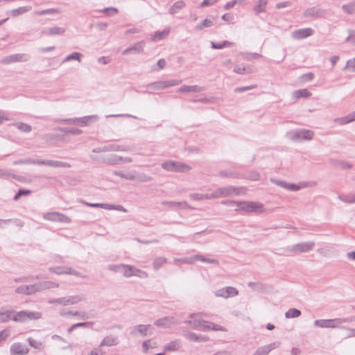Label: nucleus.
<instances>
[{
  "mask_svg": "<svg viewBox=\"0 0 355 355\" xmlns=\"http://www.w3.org/2000/svg\"><path fill=\"white\" fill-rule=\"evenodd\" d=\"M98 119V117L96 115H92V116H86L81 118H78V123H80L81 125H87L89 123V119Z\"/></svg>",
  "mask_w": 355,
  "mask_h": 355,
  "instance_id": "55",
  "label": "nucleus"
},
{
  "mask_svg": "<svg viewBox=\"0 0 355 355\" xmlns=\"http://www.w3.org/2000/svg\"><path fill=\"white\" fill-rule=\"evenodd\" d=\"M43 218L53 222L69 223L71 219L66 215L57 211L48 212L44 214Z\"/></svg>",
  "mask_w": 355,
  "mask_h": 355,
  "instance_id": "13",
  "label": "nucleus"
},
{
  "mask_svg": "<svg viewBox=\"0 0 355 355\" xmlns=\"http://www.w3.org/2000/svg\"><path fill=\"white\" fill-rule=\"evenodd\" d=\"M162 168L166 171L176 173H185L191 169L188 164L173 160L164 162L162 164Z\"/></svg>",
  "mask_w": 355,
  "mask_h": 355,
  "instance_id": "3",
  "label": "nucleus"
},
{
  "mask_svg": "<svg viewBox=\"0 0 355 355\" xmlns=\"http://www.w3.org/2000/svg\"><path fill=\"white\" fill-rule=\"evenodd\" d=\"M214 24V20L211 19H205L202 22L197 24L195 27L196 31H200L205 28H209Z\"/></svg>",
  "mask_w": 355,
  "mask_h": 355,
  "instance_id": "36",
  "label": "nucleus"
},
{
  "mask_svg": "<svg viewBox=\"0 0 355 355\" xmlns=\"http://www.w3.org/2000/svg\"><path fill=\"white\" fill-rule=\"evenodd\" d=\"M186 4L184 1L180 0L175 2L169 9V13L174 15L177 13L180 10L185 7Z\"/></svg>",
  "mask_w": 355,
  "mask_h": 355,
  "instance_id": "37",
  "label": "nucleus"
},
{
  "mask_svg": "<svg viewBox=\"0 0 355 355\" xmlns=\"http://www.w3.org/2000/svg\"><path fill=\"white\" fill-rule=\"evenodd\" d=\"M314 246L313 241L302 242L293 245L288 250L294 252H307L313 250Z\"/></svg>",
  "mask_w": 355,
  "mask_h": 355,
  "instance_id": "14",
  "label": "nucleus"
},
{
  "mask_svg": "<svg viewBox=\"0 0 355 355\" xmlns=\"http://www.w3.org/2000/svg\"><path fill=\"white\" fill-rule=\"evenodd\" d=\"M335 163L343 169H349L353 167V164L352 163L345 161L336 160L335 161Z\"/></svg>",
  "mask_w": 355,
  "mask_h": 355,
  "instance_id": "59",
  "label": "nucleus"
},
{
  "mask_svg": "<svg viewBox=\"0 0 355 355\" xmlns=\"http://www.w3.org/2000/svg\"><path fill=\"white\" fill-rule=\"evenodd\" d=\"M280 343H272L269 345L259 347L252 355H268L272 350L277 348Z\"/></svg>",
  "mask_w": 355,
  "mask_h": 355,
  "instance_id": "21",
  "label": "nucleus"
},
{
  "mask_svg": "<svg viewBox=\"0 0 355 355\" xmlns=\"http://www.w3.org/2000/svg\"><path fill=\"white\" fill-rule=\"evenodd\" d=\"M49 270L51 272L55 273L57 275H71L76 277H79L83 279L87 278V275H83L80 272L75 270L74 269L70 267H64V266H54L49 268Z\"/></svg>",
  "mask_w": 355,
  "mask_h": 355,
  "instance_id": "8",
  "label": "nucleus"
},
{
  "mask_svg": "<svg viewBox=\"0 0 355 355\" xmlns=\"http://www.w3.org/2000/svg\"><path fill=\"white\" fill-rule=\"evenodd\" d=\"M64 32L65 29L64 28L55 26L44 28L42 33L46 35H62Z\"/></svg>",
  "mask_w": 355,
  "mask_h": 355,
  "instance_id": "26",
  "label": "nucleus"
},
{
  "mask_svg": "<svg viewBox=\"0 0 355 355\" xmlns=\"http://www.w3.org/2000/svg\"><path fill=\"white\" fill-rule=\"evenodd\" d=\"M220 175L222 177H227L232 178H239L240 177V175L238 173H235L233 172H227L226 171H221L220 172Z\"/></svg>",
  "mask_w": 355,
  "mask_h": 355,
  "instance_id": "62",
  "label": "nucleus"
},
{
  "mask_svg": "<svg viewBox=\"0 0 355 355\" xmlns=\"http://www.w3.org/2000/svg\"><path fill=\"white\" fill-rule=\"evenodd\" d=\"M313 34V30L311 28H300L292 33L293 37L296 40H302L311 36Z\"/></svg>",
  "mask_w": 355,
  "mask_h": 355,
  "instance_id": "19",
  "label": "nucleus"
},
{
  "mask_svg": "<svg viewBox=\"0 0 355 355\" xmlns=\"http://www.w3.org/2000/svg\"><path fill=\"white\" fill-rule=\"evenodd\" d=\"M31 164L45 165L51 167L70 168L71 165L68 162L50 159H31Z\"/></svg>",
  "mask_w": 355,
  "mask_h": 355,
  "instance_id": "10",
  "label": "nucleus"
},
{
  "mask_svg": "<svg viewBox=\"0 0 355 355\" xmlns=\"http://www.w3.org/2000/svg\"><path fill=\"white\" fill-rule=\"evenodd\" d=\"M85 300V297L83 295H73L66 297L67 305L69 304H75L79 302L83 301Z\"/></svg>",
  "mask_w": 355,
  "mask_h": 355,
  "instance_id": "41",
  "label": "nucleus"
},
{
  "mask_svg": "<svg viewBox=\"0 0 355 355\" xmlns=\"http://www.w3.org/2000/svg\"><path fill=\"white\" fill-rule=\"evenodd\" d=\"M302 188V187L301 185H300V184H294V183H288L287 182V185H286V189L289 190V191H296L300 190Z\"/></svg>",
  "mask_w": 355,
  "mask_h": 355,
  "instance_id": "64",
  "label": "nucleus"
},
{
  "mask_svg": "<svg viewBox=\"0 0 355 355\" xmlns=\"http://www.w3.org/2000/svg\"><path fill=\"white\" fill-rule=\"evenodd\" d=\"M10 352L12 355H26L28 349L21 343H16L11 345Z\"/></svg>",
  "mask_w": 355,
  "mask_h": 355,
  "instance_id": "23",
  "label": "nucleus"
},
{
  "mask_svg": "<svg viewBox=\"0 0 355 355\" xmlns=\"http://www.w3.org/2000/svg\"><path fill=\"white\" fill-rule=\"evenodd\" d=\"M270 182L277 186L286 189L287 182L276 178H270Z\"/></svg>",
  "mask_w": 355,
  "mask_h": 355,
  "instance_id": "63",
  "label": "nucleus"
},
{
  "mask_svg": "<svg viewBox=\"0 0 355 355\" xmlns=\"http://www.w3.org/2000/svg\"><path fill=\"white\" fill-rule=\"evenodd\" d=\"M355 121V111L352 114H349L345 116L338 118L335 120L340 125H345Z\"/></svg>",
  "mask_w": 355,
  "mask_h": 355,
  "instance_id": "33",
  "label": "nucleus"
},
{
  "mask_svg": "<svg viewBox=\"0 0 355 355\" xmlns=\"http://www.w3.org/2000/svg\"><path fill=\"white\" fill-rule=\"evenodd\" d=\"M153 329L154 328L150 324H138L132 328L130 334L132 336L146 337L153 334Z\"/></svg>",
  "mask_w": 355,
  "mask_h": 355,
  "instance_id": "5",
  "label": "nucleus"
},
{
  "mask_svg": "<svg viewBox=\"0 0 355 355\" xmlns=\"http://www.w3.org/2000/svg\"><path fill=\"white\" fill-rule=\"evenodd\" d=\"M31 10V6H21L18 8L13 9L9 12L12 17H17L18 15L24 14Z\"/></svg>",
  "mask_w": 355,
  "mask_h": 355,
  "instance_id": "35",
  "label": "nucleus"
},
{
  "mask_svg": "<svg viewBox=\"0 0 355 355\" xmlns=\"http://www.w3.org/2000/svg\"><path fill=\"white\" fill-rule=\"evenodd\" d=\"M162 205H167L171 207H181L183 208H188L189 205L187 202H175V201H164Z\"/></svg>",
  "mask_w": 355,
  "mask_h": 355,
  "instance_id": "40",
  "label": "nucleus"
},
{
  "mask_svg": "<svg viewBox=\"0 0 355 355\" xmlns=\"http://www.w3.org/2000/svg\"><path fill=\"white\" fill-rule=\"evenodd\" d=\"M204 91V88L200 87L198 85H182L180 87L178 92L180 93H187V92H200Z\"/></svg>",
  "mask_w": 355,
  "mask_h": 355,
  "instance_id": "28",
  "label": "nucleus"
},
{
  "mask_svg": "<svg viewBox=\"0 0 355 355\" xmlns=\"http://www.w3.org/2000/svg\"><path fill=\"white\" fill-rule=\"evenodd\" d=\"M83 54L79 52H73L69 55H68L63 60L62 63L69 62L71 60H77L78 62L81 61L83 58Z\"/></svg>",
  "mask_w": 355,
  "mask_h": 355,
  "instance_id": "39",
  "label": "nucleus"
},
{
  "mask_svg": "<svg viewBox=\"0 0 355 355\" xmlns=\"http://www.w3.org/2000/svg\"><path fill=\"white\" fill-rule=\"evenodd\" d=\"M121 273H123V276L125 277L137 276L141 278H146L148 277V274L146 272L136 268L133 266L127 264H123Z\"/></svg>",
  "mask_w": 355,
  "mask_h": 355,
  "instance_id": "6",
  "label": "nucleus"
},
{
  "mask_svg": "<svg viewBox=\"0 0 355 355\" xmlns=\"http://www.w3.org/2000/svg\"><path fill=\"white\" fill-rule=\"evenodd\" d=\"M240 189L241 188L235 187L233 186H227L218 188L220 198L239 196L241 193Z\"/></svg>",
  "mask_w": 355,
  "mask_h": 355,
  "instance_id": "15",
  "label": "nucleus"
},
{
  "mask_svg": "<svg viewBox=\"0 0 355 355\" xmlns=\"http://www.w3.org/2000/svg\"><path fill=\"white\" fill-rule=\"evenodd\" d=\"M311 95V93L307 89H302L295 90L293 92V97L295 98H308Z\"/></svg>",
  "mask_w": 355,
  "mask_h": 355,
  "instance_id": "38",
  "label": "nucleus"
},
{
  "mask_svg": "<svg viewBox=\"0 0 355 355\" xmlns=\"http://www.w3.org/2000/svg\"><path fill=\"white\" fill-rule=\"evenodd\" d=\"M191 325V328L196 330L209 331L208 321L202 319H193L185 322Z\"/></svg>",
  "mask_w": 355,
  "mask_h": 355,
  "instance_id": "17",
  "label": "nucleus"
},
{
  "mask_svg": "<svg viewBox=\"0 0 355 355\" xmlns=\"http://www.w3.org/2000/svg\"><path fill=\"white\" fill-rule=\"evenodd\" d=\"M0 178L8 180L10 178L19 180L20 179L15 174L10 173L8 171L0 169Z\"/></svg>",
  "mask_w": 355,
  "mask_h": 355,
  "instance_id": "56",
  "label": "nucleus"
},
{
  "mask_svg": "<svg viewBox=\"0 0 355 355\" xmlns=\"http://www.w3.org/2000/svg\"><path fill=\"white\" fill-rule=\"evenodd\" d=\"M169 33V29H165L162 31H156L155 32L153 40L154 41H159L164 38V36L167 35Z\"/></svg>",
  "mask_w": 355,
  "mask_h": 355,
  "instance_id": "48",
  "label": "nucleus"
},
{
  "mask_svg": "<svg viewBox=\"0 0 355 355\" xmlns=\"http://www.w3.org/2000/svg\"><path fill=\"white\" fill-rule=\"evenodd\" d=\"M153 180L152 177L147 175L145 173H140L138 175H135V180L139 182H147Z\"/></svg>",
  "mask_w": 355,
  "mask_h": 355,
  "instance_id": "57",
  "label": "nucleus"
},
{
  "mask_svg": "<svg viewBox=\"0 0 355 355\" xmlns=\"http://www.w3.org/2000/svg\"><path fill=\"white\" fill-rule=\"evenodd\" d=\"M342 10L347 14L351 15L355 13V0L347 4L342 6Z\"/></svg>",
  "mask_w": 355,
  "mask_h": 355,
  "instance_id": "43",
  "label": "nucleus"
},
{
  "mask_svg": "<svg viewBox=\"0 0 355 355\" xmlns=\"http://www.w3.org/2000/svg\"><path fill=\"white\" fill-rule=\"evenodd\" d=\"M12 125L15 126L18 130L22 132H30L32 130V127L22 122L12 123Z\"/></svg>",
  "mask_w": 355,
  "mask_h": 355,
  "instance_id": "42",
  "label": "nucleus"
},
{
  "mask_svg": "<svg viewBox=\"0 0 355 355\" xmlns=\"http://www.w3.org/2000/svg\"><path fill=\"white\" fill-rule=\"evenodd\" d=\"M313 135V131L306 129H295L286 133L287 137L294 141H310Z\"/></svg>",
  "mask_w": 355,
  "mask_h": 355,
  "instance_id": "2",
  "label": "nucleus"
},
{
  "mask_svg": "<svg viewBox=\"0 0 355 355\" xmlns=\"http://www.w3.org/2000/svg\"><path fill=\"white\" fill-rule=\"evenodd\" d=\"M94 322L92 321L78 322L71 325L68 329L67 332L71 334L74 329L78 327L91 328L94 325Z\"/></svg>",
  "mask_w": 355,
  "mask_h": 355,
  "instance_id": "32",
  "label": "nucleus"
},
{
  "mask_svg": "<svg viewBox=\"0 0 355 355\" xmlns=\"http://www.w3.org/2000/svg\"><path fill=\"white\" fill-rule=\"evenodd\" d=\"M126 150H127V149L124 146H119L116 144H107L103 147H98V148H94L92 150V152L98 153H102V152L126 151Z\"/></svg>",
  "mask_w": 355,
  "mask_h": 355,
  "instance_id": "18",
  "label": "nucleus"
},
{
  "mask_svg": "<svg viewBox=\"0 0 355 355\" xmlns=\"http://www.w3.org/2000/svg\"><path fill=\"white\" fill-rule=\"evenodd\" d=\"M30 59L31 56L27 53H17L3 58L1 60L0 63L2 64H9L14 62H27Z\"/></svg>",
  "mask_w": 355,
  "mask_h": 355,
  "instance_id": "7",
  "label": "nucleus"
},
{
  "mask_svg": "<svg viewBox=\"0 0 355 355\" xmlns=\"http://www.w3.org/2000/svg\"><path fill=\"white\" fill-rule=\"evenodd\" d=\"M57 130L62 132L64 135L69 133L73 135H79L83 133V131L77 128L59 127Z\"/></svg>",
  "mask_w": 355,
  "mask_h": 355,
  "instance_id": "31",
  "label": "nucleus"
},
{
  "mask_svg": "<svg viewBox=\"0 0 355 355\" xmlns=\"http://www.w3.org/2000/svg\"><path fill=\"white\" fill-rule=\"evenodd\" d=\"M15 292L18 294L33 295L36 293L35 284L31 285H24L17 287Z\"/></svg>",
  "mask_w": 355,
  "mask_h": 355,
  "instance_id": "24",
  "label": "nucleus"
},
{
  "mask_svg": "<svg viewBox=\"0 0 355 355\" xmlns=\"http://www.w3.org/2000/svg\"><path fill=\"white\" fill-rule=\"evenodd\" d=\"M27 341H28V344L30 345V346H31L32 347H33L35 349H41L43 347V344L42 342L35 340L32 338H28L27 339Z\"/></svg>",
  "mask_w": 355,
  "mask_h": 355,
  "instance_id": "54",
  "label": "nucleus"
},
{
  "mask_svg": "<svg viewBox=\"0 0 355 355\" xmlns=\"http://www.w3.org/2000/svg\"><path fill=\"white\" fill-rule=\"evenodd\" d=\"M268 0H258L252 8L254 13L259 15L260 13L266 12Z\"/></svg>",
  "mask_w": 355,
  "mask_h": 355,
  "instance_id": "25",
  "label": "nucleus"
},
{
  "mask_svg": "<svg viewBox=\"0 0 355 355\" xmlns=\"http://www.w3.org/2000/svg\"><path fill=\"white\" fill-rule=\"evenodd\" d=\"M107 268L110 271L121 272L123 264H110L108 265Z\"/></svg>",
  "mask_w": 355,
  "mask_h": 355,
  "instance_id": "61",
  "label": "nucleus"
},
{
  "mask_svg": "<svg viewBox=\"0 0 355 355\" xmlns=\"http://www.w3.org/2000/svg\"><path fill=\"white\" fill-rule=\"evenodd\" d=\"M184 336L187 340L196 343L207 342L209 340V338L208 336L204 335H198L192 331H187L184 333Z\"/></svg>",
  "mask_w": 355,
  "mask_h": 355,
  "instance_id": "22",
  "label": "nucleus"
},
{
  "mask_svg": "<svg viewBox=\"0 0 355 355\" xmlns=\"http://www.w3.org/2000/svg\"><path fill=\"white\" fill-rule=\"evenodd\" d=\"M314 326L320 328H340V321L338 318L316 320L314 321Z\"/></svg>",
  "mask_w": 355,
  "mask_h": 355,
  "instance_id": "12",
  "label": "nucleus"
},
{
  "mask_svg": "<svg viewBox=\"0 0 355 355\" xmlns=\"http://www.w3.org/2000/svg\"><path fill=\"white\" fill-rule=\"evenodd\" d=\"M31 191L26 189H19L13 197L15 201H17L21 196H27L31 193Z\"/></svg>",
  "mask_w": 355,
  "mask_h": 355,
  "instance_id": "47",
  "label": "nucleus"
},
{
  "mask_svg": "<svg viewBox=\"0 0 355 355\" xmlns=\"http://www.w3.org/2000/svg\"><path fill=\"white\" fill-rule=\"evenodd\" d=\"M166 262V259L164 257H157L153 261V268L155 270H159Z\"/></svg>",
  "mask_w": 355,
  "mask_h": 355,
  "instance_id": "53",
  "label": "nucleus"
},
{
  "mask_svg": "<svg viewBox=\"0 0 355 355\" xmlns=\"http://www.w3.org/2000/svg\"><path fill=\"white\" fill-rule=\"evenodd\" d=\"M166 64V60L163 58H161L157 62V63L155 64H153L151 67V70L156 71H159V69H162L165 67Z\"/></svg>",
  "mask_w": 355,
  "mask_h": 355,
  "instance_id": "51",
  "label": "nucleus"
},
{
  "mask_svg": "<svg viewBox=\"0 0 355 355\" xmlns=\"http://www.w3.org/2000/svg\"><path fill=\"white\" fill-rule=\"evenodd\" d=\"M10 114L6 111L0 110V125L3 123L4 121L11 120Z\"/></svg>",
  "mask_w": 355,
  "mask_h": 355,
  "instance_id": "60",
  "label": "nucleus"
},
{
  "mask_svg": "<svg viewBox=\"0 0 355 355\" xmlns=\"http://www.w3.org/2000/svg\"><path fill=\"white\" fill-rule=\"evenodd\" d=\"M145 46V42L144 41H140L132 46L124 49L122 52V55H125L130 53H139L144 51Z\"/></svg>",
  "mask_w": 355,
  "mask_h": 355,
  "instance_id": "20",
  "label": "nucleus"
},
{
  "mask_svg": "<svg viewBox=\"0 0 355 355\" xmlns=\"http://www.w3.org/2000/svg\"><path fill=\"white\" fill-rule=\"evenodd\" d=\"M239 294L238 290L232 286H226L220 289L217 290L215 292V295L217 297H221L224 298H228L230 297L236 296Z\"/></svg>",
  "mask_w": 355,
  "mask_h": 355,
  "instance_id": "16",
  "label": "nucleus"
},
{
  "mask_svg": "<svg viewBox=\"0 0 355 355\" xmlns=\"http://www.w3.org/2000/svg\"><path fill=\"white\" fill-rule=\"evenodd\" d=\"M172 320L173 318L170 317L162 318L156 320L154 322V324L159 327L168 328L171 327V324H172Z\"/></svg>",
  "mask_w": 355,
  "mask_h": 355,
  "instance_id": "30",
  "label": "nucleus"
},
{
  "mask_svg": "<svg viewBox=\"0 0 355 355\" xmlns=\"http://www.w3.org/2000/svg\"><path fill=\"white\" fill-rule=\"evenodd\" d=\"M12 313H14L13 309L7 310L6 311H2L0 309V322L6 323L12 320Z\"/></svg>",
  "mask_w": 355,
  "mask_h": 355,
  "instance_id": "34",
  "label": "nucleus"
},
{
  "mask_svg": "<svg viewBox=\"0 0 355 355\" xmlns=\"http://www.w3.org/2000/svg\"><path fill=\"white\" fill-rule=\"evenodd\" d=\"M42 318V313L38 311L14 310L12 313V320L16 322L24 323L31 320H37Z\"/></svg>",
  "mask_w": 355,
  "mask_h": 355,
  "instance_id": "1",
  "label": "nucleus"
},
{
  "mask_svg": "<svg viewBox=\"0 0 355 355\" xmlns=\"http://www.w3.org/2000/svg\"><path fill=\"white\" fill-rule=\"evenodd\" d=\"M263 205L253 201H239V207L235 209L236 212L252 213L263 211Z\"/></svg>",
  "mask_w": 355,
  "mask_h": 355,
  "instance_id": "4",
  "label": "nucleus"
},
{
  "mask_svg": "<svg viewBox=\"0 0 355 355\" xmlns=\"http://www.w3.org/2000/svg\"><path fill=\"white\" fill-rule=\"evenodd\" d=\"M323 10L318 9L315 7L307 8L304 12V17H314L317 18L322 15Z\"/></svg>",
  "mask_w": 355,
  "mask_h": 355,
  "instance_id": "29",
  "label": "nucleus"
},
{
  "mask_svg": "<svg viewBox=\"0 0 355 355\" xmlns=\"http://www.w3.org/2000/svg\"><path fill=\"white\" fill-rule=\"evenodd\" d=\"M48 303L50 304H62L64 306H67L66 297L49 299L48 300Z\"/></svg>",
  "mask_w": 355,
  "mask_h": 355,
  "instance_id": "58",
  "label": "nucleus"
},
{
  "mask_svg": "<svg viewBox=\"0 0 355 355\" xmlns=\"http://www.w3.org/2000/svg\"><path fill=\"white\" fill-rule=\"evenodd\" d=\"M118 344V338L112 335L105 336L99 345V347L107 346L112 347L115 346Z\"/></svg>",
  "mask_w": 355,
  "mask_h": 355,
  "instance_id": "27",
  "label": "nucleus"
},
{
  "mask_svg": "<svg viewBox=\"0 0 355 355\" xmlns=\"http://www.w3.org/2000/svg\"><path fill=\"white\" fill-rule=\"evenodd\" d=\"M302 312L300 310L295 308H291L285 313V317L286 318H295L300 316Z\"/></svg>",
  "mask_w": 355,
  "mask_h": 355,
  "instance_id": "45",
  "label": "nucleus"
},
{
  "mask_svg": "<svg viewBox=\"0 0 355 355\" xmlns=\"http://www.w3.org/2000/svg\"><path fill=\"white\" fill-rule=\"evenodd\" d=\"M90 157L94 161H96L99 163H103L107 165H116L120 163L121 159L119 155L114 154L103 155L101 157L91 155Z\"/></svg>",
  "mask_w": 355,
  "mask_h": 355,
  "instance_id": "11",
  "label": "nucleus"
},
{
  "mask_svg": "<svg viewBox=\"0 0 355 355\" xmlns=\"http://www.w3.org/2000/svg\"><path fill=\"white\" fill-rule=\"evenodd\" d=\"M114 174L116 176H119L123 179L128 180H135V175L132 173H123L121 171H114Z\"/></svg>",
  "mask_w": 355,
  "mask_h": 355,
  "instance_id": "50",
  "label": "nucleus"
},
{
  "mask_svg": "<svg viewBox=\"0 0 355 355\" xmlns=\"http://www.w3.org/2000/svg\"><path fill=\"white\" fill-rule=\"evenodd\" d=\"M181 80L171 79L168 80H160L151 83L147 85L148 87L153 89H164L169 87L178 85L181 83Z\"/></svg>",
  "mask_w": 355,
  "mask_h": 355,
  "instance_id": "9",
  "label": "nucleus"
},
{
  "mask_svg": "<svg viewBox=\"0 0 355 355\" xmlns=\"http://www.w3.org/2000/svg\"><path fill=\"white\" fill-rule=\"evenodd\" d=\"M60 11L58 8H49L45 10H41L35 12V14L37 15H53V14H57L59 13Z\"/></svg>",
  "mask_w": 355,
  "mask_h": 355,
  "instance_id": "49",
  "label": "nucleus"
},
{
  "mask_svg": "<svg viewBox=\"0 0 355 355\" xmlns=\"http://www.w3.org/2000/svg\"><path fill=\"white\" fill-rule=\"evenodd\" d=\"M179 348L180 343L178 340L171 341L164 347V350L168 352H174L178 350Z\"/></svg>",
  "mask_w": 355,
  "mask_h": 355,
  "instance_id": "46",
  "label": "nucleus"
},
{
  "mask_svg": "<svg viewBox=\"0 0 355 355\" xmlns=\"http://www.w3.org/2000/svg\"><path fill=\"white\" fill-rule=\"evenodd\" d=\"M50 284H51L50 281L49 282H38V283L35 284L36 293L38 291L49 289Z\"/></svg>",
  "mask_w": 355,
  "mask_h": 355,
  "instance_id": "52",
  "label": "nucleus"
},
{
  "mask_svg": "<svg viewBox=\"0 0 355 355\" xmlns=\"http://www.w3.org/2000/svg\"><path fill=\"white\" fill-rule=\"evenodd\" d=\"M232 45V43L231 42H229L227 40H224L221 42L216 43L214 42H211V47L214 49H222L225 47H228Z\"/></svg>",
  "mask_w": 355,
  "mask_h": 355,
  "instance_id": "44",
  "label": "nucleus"
}]
</instances>
